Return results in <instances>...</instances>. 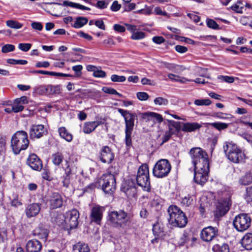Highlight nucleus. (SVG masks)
I'll use <instances>...</instances> for the list:
<instances>
[{
  "label": "nucleus",
  "instance_id": "69168bd1",
  "mask_svg": "<svg viewBox=\"0 0 252 252\" xmlns=\"http://www.w3.org/2000/svg\"><path fill=\"white\" fill-rule=\"evenodd\" d=\"M32 28L35 30L41 31L43 29L42 24L38 22H33L31 24Z\"/></svg>",
  "mask_w": 252,
  "mask_h": 252
},
{
  "label": "nucleus",
  "instance_id": "e433bc0d",
  "mask_svg": "<svg viewBox=\"0 0 252 252\" xmlns=\"http://www.w3.org/2000/svg\"><path fill=\"white\" fill-rule=\"evenodd\" d=\"M63 157L61 153L57 152L52 155V161L53 163L56 165L59 166L63 161Z\"/></svg>",
  "mask_w": 252,
  "mask_h": 252
},
{
  "label": "nucleus",
  "instance_id": "5701e85b",
  "mask_svg": "<svg viewBox=\"0 0 252 252\" xmlns=\"http://www.w3.org/2000/svg\"><path fill=\"white\" fill-rule=\"evenodd\" d=\"M40 209V206L38 203H32L27 207L25 213L28 218H31L36 216Z\"/></svg>",
  "mask_w": 252,
  "mask_h": 252
},
{
  "label": "nucleus",
  "instance_id": "4468645a",
  "mask_svg": "<svg viewBox=\"0 0 252 252\" xmlns=\"http://www.w3.org/2000/svg\"><path fill=\"white\" fill-rule=\"evenodd\" d=\"M118 111L124 117L126 124V128L133 129L134 126V120L137 117L136 113H132L129 111L121 108H118Z\"/></svg>",
  "mask_w": 252,
  "mask_h": 252
},
{
  "label": "nucleus",
  "instance_id": "a19ab883",
  "mask_svg": "<svg viewBox=\"0 0 252 252\" xmlns=\"http://www.w3.org/2000/svg\"><path fill=\"white\" fill-rule=\"evenodd\" d=\"M243 4L242 1H238L236 3L232 5L231 8L233 11L238 13H242L243 9Z\"/></svg>",
  "mask_w": 252,
  "mask_h": 252
},
{
  "label": "nucleus",
  "instance_id": "b1692460",
  "mask_svg": "<svg viewBox=\"0 0 252 252\" xmlns=\"http://www.w3.org/2000/svg\"><path fill=\"white\" fill-rule=\"evenodd\" d=\"M202 125L196 122L183 123L181 130L184 132H190L199 129Z\"/></svg>",
  "mask_w": 252,
  "mask_h": 252
},
{
  "label": "nucleus",
  "instance_id": "6ab92c4d",
  "mask_svg": "<svg viewBox=\"0 0 252 252\" xmlns=\"http://www.w3.org/2000/svg\"><path fill=\"white\" fill-rule=\"evenodd\" d=\"M103 209L101 207L95 206L92 208L91 213V221L99 224L103 216Z\"/></svg>",
  "mask_w": 252,
  "mask_h": 252
},
{
  "label": "nucleus",
  "instance_id": "a878e982",
  "mask_svg": "<svg viewBox=\"0 0 252 252\" xmlns=\"http://www.w3.org/2000/svg\"><path fill=\"white\" fill-rule=\"evenodd\" d=\"M63 167L65 173L68 175H71L74 168L76 166L74 163V161L70 157L68 159H65L64 163L63 165Z\"/></svg>",
  "mask_w": 252,
  "mask_h": 252
},
{
  "label": "nucleus",
  "instance_id": "9b49d317",
  "mask_svg": "<svg viewBox=\"0 0 252 252\" xmlns=\"http://www.w3.org/2000/svg\"><path fill=\"white\" fill-rule=\"evenodd\" d=\"M46 203L50 209H56L62 207L63 198L60 193L53 192L47 196Z\"/></svg>",
  "mask_w": 252,
  "mask_h": 252
},
{
  "label": "nucleus",
  "instance_id": "7ed1b4c3",
  "mask_svg": "<svg viewBox=\"0 0 252 252\" xmlns=\"http://www.w3.org/2000/svg\"><path fill=\"white\" fill-rule=\"evenodd\" d=\"M29 145L27 133L23 130L18 131L12 136L11 146L14 154H18L26 150Z\"/></svg>",
  "mask_w": 252,
  "mask_h": 252
},
{
  "label": "nucleus",
  "instance_id": "2eb2a0df",
  "mask_svg": "<svg viewBox=\"0 0 252 252\" xmlns=\"http://www.w3.org/2000/svg\"><path fill=\"white\" fill-rule=\"evenodd\" d=\"M230 205L229 200L227 199L219 200L214 212L215 217L219 218L224 216L229 210Z\"/></svg>",
  "mask_w": 252,
  "mask_h": 252
},
{
  "label": "nucleus",
  "instance_id": "6e6d98bb",
  "mask_svg": "<svg viewBox=\"0 0 252 252\" xmlns=\"http://www.w3.org/2000/svg\"><path fill=\"white\" fill-rule=\"evenodd\" d=\"M31 47L32 44L31 43H22L18 44V48L23 52H28Z\"/></svg>",
  "mask_w": 252,
  "mask_h": 252
},
{
  "label": "nucleus",
  "instance_id": "0e129e2a",
  "mask_svg": "<svg viewBox=\"0 0 252 252\" xmlns=\"http://www.w3.org/2000/svg\"><path fill=\"white\" fill-rule=\"evenodd\" d=\"M70 175H68L67 174H65L63 176V186L67 188L68 187L69 184H70Z\"/></svg>",
  "mask_w": 252,
  "mask_h": 252
},
{
  "label": "nucleus",
  "instance_id": "e2e57ef3",
  "mask_svg": "<svg viewBox=\"0 0 252 252\" xmlns=\"http://www.w3.org/2000/svg\"><path fill=\"white\" fill-rule=\"evenodd\" d=\"M72 70L74 71L76 75L77 76H80L82 74V70L83 69V66L82 65H77L73 66L72 67Z\"/></svg>",
  "mask_w": 252,
  "mask_h": 252
},
{
  "label": "nucleus",
  "instance_id": "338daca9",
  "mask_svg": "<svg viewBox=\"0 0 252 252\" xmlns=\"http://www.w3.org/2000/svg\"><path fill=\"white\" fill-rule=\"evenodd\" d=\"M219 79H221L222 81L227 82L229 83H232L234 81V78L231 76H220L219 77Z\"/></svg>",
  "mask_w": 252,
  "mask_h": 252
},
{
  "label": "nucleus",
  "instance_id": "bf43d9fd",
  "mask_svg": "<svg viewBox=\"0 0 252 252\" xmlns=\"http://www.w3.org/2000/svg\"><path fill=\"white\" fill-rule=\"evenodd\" d=\"M109 3V1H105V0H98L96 6L99 9H104L107 7Z\"/></svg>",
  "mask_w": 252,
  "mask_h": 252
},
{
  "label": "nucleus",
  "instance_id": "5fc2aeb1",
  "mask_svg": "<svg viewBox=\"0 0 252 252\" xmlns=\"http://www.w3.org/2000/svg\"><path fill=\"white\" fill-rule=\"evenodd\" d=\"M111 80L113 82H123L126 81V78L124 76H119L116 74H113L111 76Z\"/></svg>",
  "mask_w": 252,
  "mask_h": 252
},
{
  "label": "nucleus",
  "instance_id": "ea45409f",
  "mask_svg": "<svg viewBox=\"0 0 252 252\" xmlns=\"http://www.w3.org/2000/svg\"><path fill=\"white\" fill-rule=\"evenodd\" d=\"M193 203V198L191 195L188 194L182 197L181 204L183 206L188 207Z\"/></svg>",
  "mask_w": 252,
  "mask_h": 252
},
{
  "label": "nucleus",
  "instance_id": "7c9ffc66",
  "mask_svg": "<svg viewBox=\"0 0 252 252\" xmlns=\"http://www.w3.org/2000/svg\"><path fill=\"white\" fill-rule=\"evenodd\" d=\"M73 252H90V248L88 245L78 242L73 246Z\"/></svg>",
  "mask_w": 252,
  "mask_h": 252
},
{
  "label": "nucleus",
  "instance_id": "f704fd0d",
  "mask_svg": "<svg viewBox=\"0 0 252 252\" xmlns=\"http://www.w3.org/2000/svg\"><path fill=\"white\" fill-rule=\"evenodd\" d=\"M93 122H85L83 125L82 130L86 134H90L95 129V126Z\"/></svg>",
  "mask_w": 252,
  "mask_h": 252
},
{
  "label": "nucleus",
  "instance_id": "c9c22d12",
  "mask_svg": "<svg viewBox=\"0 0 252 252\" xmlns=\"http://www.w3.org/2000/svg\"><path fill=\"white\" fill-rule=\"evenodd\" d=\"M212 250L214 252H229L228 245L224 243L214 245Z\"/></svg>",
  "mask_w": 252,
  "mask_h": 252
},
{
  "label": "nucleus",
  "instance_id": "aec40b11",
  "mask_svg": "<svg viewBox=\"0 0 252 252\" xmlns=\"http://www.w3.org/2000/svg\"><path fill=\"white\" fill-rule=\"evenodd\" d=\"M141 117L142 119L146 120L147 121H152L155 123L156 122L161 123L163 121L162 116L158 113L153 112H147L141 113Z\"/></svg>",
  "mask_w": 252,
  "mask_h": 252
},
{
  "label": "nucleus",
  "instance_id": "1a4fd4ad",
  "mask_svg": "<svg viewBox=\"0 0 252 252\" xmlns=\"http://www.w3.org/2000/svg\"><path fill=\"white\" fill-rule=\"evenodd\" d=\"M251 222V218L248 214L241 213L235 217L233 224L238 231L243 232L250 227Z\"/></svg>",
  "mask_w": 252,
  "mask_h": 252
},
{
  "label": "nucleus",
  "instance_id": "9d476101",
  "mask_svg": "<svg viewBox=\"0 0 252 252\" xmlns=\"http://www.w3.org/2000/svg\"><path fill=\"white\" fill-rule=\"evenodd\" d=\"M194 180L195 182L200 185L206 182L209 172V165H198V167L194 168Z\"/></svg>",
  "mask_w": 252,
  "mask_h": 252
},
{
  "label": "nucleus",
  "instance_id": "c756f323",
  "mask_svg": "<svg viewBox=\"0 0 252 252\" xmlns=\"http://www.w3.org/2000/svg\"><path fill=\"white\" fill-rule=\"evenodd\" d=\"M238 182L239 184L243 186H247L252 184V171L247 172L241 177Z\"/></svg>",
  "mask_w": 252,
  "mask_h": 252
},
{
  "label": "nucleus",
  "instance_id": "58836bf2",
  "mask_svg": "<svg viewBox=\"0 0 252 252\" xmlns=\"http://www.w3.org/2000/svg\"><path fill=\"white\" fill-rule=\"evenodd\" d=\"M133 129L125 128V142L127 147H130L132 144L131 136Z\"/></svg>",
  "mask_w": 252,
  "mask_h": 252
},
{
  "label": "nucleus",
  "instance_id": "0eeeda50",
  "mask_svg": "<svg viewBox=\"0 0 252 252\" xmlns=\"http://www.w3.org/2000/svg\"><path fill=\"white\" fill-rule=\"evenodd\" d=\"M109 217L111 224L115 227L124 228L128 220L127 213L122 210L111 212Z\"/></svg>",
  "mask_w": 252,
  "mask_h": 252
},
{
  "label": "nucleus",
  "instance_id": "20e7f679",
  "mask_svg": "<svg viewBox=\"0 0 252 252\" xmlns=\"http://www.w3.org/2000/svg\"><path fill=\"white\" fill-rule=\"evenodd\" d=\"M94 186L98 188H101L106 193L112 194L116 188L115 175L110 173L103 174L95 183Z\"/></svg>",
  "mask_w": 252,
  "mask_h": 252
},
{
  "label": "nucleus",
  "instance_id": "37998d69",
  "mask_svg": "<svg viewBox=\"0 0 252 252\" xmlns=\"http://www.w3.org/2000/svg\"><path fill=\"white\" fill-rule=\"evenodd\" d=\"M36 94L40 95H47V85H40L34 89Z\"/></svg>",
  "mask_w": 252,
  "mask_h": 252
},
{
  "label": "nucleus",
  "instance_id": "3c124183",
  "mask_svg": "<svg viewBox=\"0 0 252 252\" xmlns=\"http://www.w3.org/2000/svg\"><path fill=\"white\" fill-rule=\"evenodd\" d=\"M212 116L219 119L223 120H227L231 118V115L228 114L223 113L222 112L215 113Z\"/></svg>",
  "mask_w": 252,
  "mask_h": 252
},
{
  "label": "nucleus",
  "instance_id": "6e6552de",
  "mask_svg": "<svg viewBox=\"0 0 252 252\" xmlns=\"http://www.w3.org/2000/svg\"><path fill=\"white\" fill-rule=\"evenodd\" d=\"M171 169V165L166 159L158 160L153 169V175L158 178H162L168 176Z\"/></svg>",
  "mask_w": 252,
  "mask_h": 252
},
{
  "label": "nucleus",
  "instance_id": "4c0bfd02",
  "mask_svg": "<svg viewBox=\"0 0 252 252\" xmlns=\"http://www.w3.org/2000/svg\"><path fill=\"white\" fill-rule=\"evenodd\" d=\"M209 125L219 131L226 129L229 125L228 124L221 122L211 123H209Z\"/></svg>",
  "mask_w": 252,
  "mask_h": 252
},
{
  "label": "nucleus",
  "instance_id": "c85d7f7f",
  "mask_svg": "<svg viewBox=\"0 0 252 252\" xmlns=\"http://www.w3.org/2000/svg\"><path fill=\"white\" fill-rule=\"evenodd\" d=\"M168 130L167 132L174 134L176 132H178L180 130V122H175L173 120H168Z\"/></svg>",
  "mask_w": 252,
  "mask_h": 252
},
{
  "label": "nucleus",
  "instance_id": "79ce46f5",
  "mask_svg": "<svg viewBox=\"0 0 252 252\" xmlns=\"http://www.w3.org/2000/svg\"><path fill=\"white\" fill-rule=\"evenodd\" d=\"M7 26L10 28L19 29L22 27L23 24L14 20H8L6 22Z\"/></svg>",
  "mask_w": 252,
  "mask_h": 252
},
{
  "label": "nucleus",
  "instance_id": "ddd939ff",
  "mask_svg": "<svg viewBox=\"0 0 252 252\" xmlns=\"http://www.w3.org/2000/svg\"><path fill=\"white\" fill-rule=\"evenodd\" d=\"M29 133L30 139L34 140L46 135L47 130L43 125H32L30 127Z\"/></svg>",
  "mask_w": 252,
  "mask_h": 252
},
{
  "label": "nucleus",
  "instance_id": "f3484780",
  "mask_svg": "<svg viewBox=\"0 0 252 252\" xmlns=\"http://www.w3.org/2000/svg\"><path fill=\"white\" fill-rule=\"evenodd\" d=\"M26 163L33 170L40 171L42 168V162L35 154H31L29 156Z\"/></svg>",
  "mask_w": 252,
  "mask_h": 252
},
{
  "label": "nucleus",
  "instance_id": "412c9836",
  "mask_svg": "<svg viewBox=\"0 0 252 252\" xmlns=\"http://www.w3.org/2000/svg\"><path fill=\"white\" fill-rule=\"evenodd\" d=\"M124 191L128 197H135L137 194V189L132 181H127L123 187Z\"/></svg>",
  "mask_w": 252,
  "mask_h": 252
},
{
  "label": "nucleus",
  "instance_id": "603ef678",
  "mask_svg": "<svg viewBox=\"0 0 252 252\" xmlns=\"http://www.w3.org/2000/svg\"><path fill=\"white\" fill-rule=\"evenodd\" d=\"M15 49V46L12 44H7L2 46L1 52L3 53H6L13 51Z\"/></svg>",
  "mask_w": 252,
  "mask_h": 252
},
{
  "label": "nucleus",
  "instance_id": "39448f33",
  "mask_svg": "<svg viewBox=\"0 0 252 252\" xmlns=\"http://www.w3.org/2000/svg\"><path fill=\"white\" fill-rule=\"evenodd\" d=\"M136 180L137 185L143 190L148 192L151 190L149 168L147 164H143L139 167Z\"/></svg>",
  "mask_w": 252,
  "mask_h": 252
},
{
  "label": "nucleus",
  "instance_id": "2f4dec72",
  "mask_svg": "<svg viewBox=\"0 0 252 252\" xmlns=\"http://www.w3.org/2000/svg\"><path fill=\"white\" fill-rule=\"evenodd\" d=\"M58 131L60 136L67 142H70L72 140V135L64 127H61L59 128Z\"/></svg>",
  "mask_w": 252,
  "mask_h": 252
},
{
  "label": "nucleus",
  "instance_id": "49530a36",
  "mask_svg": "<svg viewBox=\"0 0 252 252\" xmlns=\"http://www.w3.org/2000/svg\"><path fill=\"white\" fill-rule=\"evenodd\" d=\"M154 103L157 105H166L168 103V100L162 97H158L154 99Z\"/></svg>",
  "mask_w": 252,
  "mask_h": 252
},
{
  "label": "nucleus",
  "instance_id": "13d9d810",
  "mask_svg": "<svg viewBox=\"0 0 252 252\" xmlns=\"http://www.w3.org/2000/svg\"><path fill=\"white\" fill-rule=\"evenodd\" d=\"M13 108V112L14 113H18L23 111L24 109V106L23 105L20 104L19 103H17V102H14V104L12 105Z\"/></svg>",
  "mask_w": 252,
  "mask_h": 252
},
{
  "label": "nucleus",
  "instance_id": "393cba45",
  "mask_svg": "<svg viewBox=\"0 0 252 252\" xmlns=\"http://www.w3.org/2000/svg\"><path fill=\"white\" fill-rule=\"evenodd\" d=\"M242 246L247 250H252V233H247L241 240Z\"/></svg>",
  "mask_w": 252,
  "mask_h": 252
},
{
  "label": "nucleus",
  "instance_id": "423d86ee",
  "mask_svg": "<svg viewBox=\"0 0 252 252\" xmlns=\"http://www.w3.org/2000/svg\"><path fill=\"white\" fill-rule=\"evenodd\" d=\"M189 154L192 159L194 168L198 167V165H209L208 156L207 153L200 148H193L190 149Z\"/></svg>",
  "mask_w": 252,
  "mask_h": 252
},
{
  "label": "nucleus",
  "instance_id": "f257e3e1",
  "mask_svg": "<svg viewBox=\"0 0 252 252\" xmlns=\"http://www.w3.org/2000/svg\"><path fill=\"white\" fill-rule=\"evenodd\" d=\"M168 222L174 227H184L188 222L185 214L176 205H170L167 210Z\"/></svg>",
  "mask_w": 252,
  "mask_h": 252
},
{
  "label": "nucleus",
  "instance_id": "f03ea898",
  "mask_svg": "<svg viewBox=\"0 0 252 252\" xmlns=\"http://www.w3.org/2000/svg\"><path fill=\"white\" fill-rule=\"evenodd\" d=\"M223 148L225 156L230 161L235 163L243 161L245 155L236 144L232 141H226Z\"/></svg>",
  "mask_w": 252,
  "mask_h": 252
},
{
  "label": "nucleus",
  "instance_id": "680f3d73",
  "mask_svg": "<svg viewBox=\"0 0 252 252\" xmlns=\"http://www.w3.org/2000/svg\"><path fill=\"white\" fill-rule=\"evenodd\" d=\"M136 95L138 99L142 101L146 100L149 98V95L146 92H138Z\"/></svg>",
  "mask_w": 252,
  "mask_h": 252
},
{
  "label": "nucleus",
  "instance_id": "dca6fc26",
  "mask_svg": "<svg viewBox=\"0 0 252 252\" xmlns=\"http://www.w3.org/2000/svg\"><path fill=\"white\" fill-rule=\"evenodd\" d=\"M79 218V212L76 209H72L66 213L65 222L69 226L70 229L75 228L78 225Z\"/></svg>",
  "mask_w": 252,
  "mask_h": 252
},
{
  "label": "nucleus",
  "instance_id": "a18cd8bd",
  "mask_svg": "<svg viewBox=\"0 0 252 252\" xmlns=\"http://www.w3.org/2000/svg\"><path fill=\"white\" fill-rule=\"evenodd\" d=\"M167 76L169 79L175 81L185 83V81L187 80L184 77H181L179 76L172 73L168 74Z\"/></svg>",
  "mask_w": 252,
  "mask_h": 252
},
{
  "label": "nucleus",
  "instance_id": "8fccbe9b",
  "mask_svg": "<svg viewBox=\"0 0 252 252\" xmlns=\"http://www.w3.org/2000/svg\"><path fill=\"white\" fill-rule=\"evenodd\" d=\"M153 231L155 236L158 238L162 237L163 235V231L158 225H154Z\"/></svg>",
  "mask_w": 252,
  "mask_h": 252
},
{
  "label": "nucleus",
  "instance_id": "a211bd4d",
  "mask_svg": "<svg viewBox=\"0 0 252 252\" xmlns=\"http://www.w3.org/2000/svg\"><path fill=\"white\" fill-rule=\"evenodd\" d=\"M114 158V154L107 146H103L99 154L100 161L105 163H110Z\"/></svg>",
  "mask_w": 252,
  "mask_h": 252
},
{
  "label": "nucleus",
  "instance_id": "f8f14e48",
  "mask_svg": "<svg viewBox=\"0 0 252 252\" xmlns=\"http://www.w3.org/2000/svg\"><path fill=\"white\" fill-rule=\"evenodd\" d=\"M218 232L217 227L209 226L201 230L200 238L203 242H210L218 236Z\"/></svg>",
  "mask_w": 252,
  "mask_h": 252
},
{
  "label": "nucleus",
  "instance_id": "052dcab7",
  "mask_svg": "<svg viewBox=\"0 0 252 252\" xmlns=\"http://www.w3.org/2000/svg\"><path fill=\"white\" fill-rule=\"evenodd\" d=\"M93 76L97 78H104L106 76V73L105 71L97 68L94 73Z\"/></svg>",
  "mask_w": 252,
  "mask_h": 252
},
{
  "label": "nucleus",
  "instance_id": "4d7b16f0",
  "mask_svg": "<svg viewBox=\"0 0 252 252\" xmlns=\"http://www.w3.org/2000/svg\"><path fill=\"white\" fill-rule=\"evenodd\" d=\"M207 25L209 28L214 30H217L220 29L219 25L214 20L212 19H207Z\"/></svg>",
  "mask_w": 252,
  "mask_h": 252
},
{
  "label": "nucleus",
  "instance_id": "864d4df0",
  "mask_svg": "<svg viewBox=\"0 0 252 252\" xmlns=\"http://www.w3.org/2000/svg\"><path fill=\"white\" fill-rule=\"evenodd\" d=\"M245 198L248 203L252 202V186L247 188Z\"/></svg>",
  "mask_w": 252,
  "mask_h": 252
},
{
  "label": "nucleus",
  "instance_id": "72a5a7b5",
  "mask_svg": "<svg viewBox=\"0 0 252 252\" xmlns=\"http://www.w3.org/2000/svg\"><path fill=\"white\" fill-rule=\"evenodd\" d=\"M88 22V19L84 17H78L76 18L73 25L72 26L76 29H79L85 25Z\"/></svg>",
  "mask_w": 252,
  "mask_h": 252
},
{
  "label": "nucleus",
  "instance_id": "cd10ccee",
  "mask_svg": "<svg viewBox=\"0 0 252 252\" xmlns=\"http://www.w3.org/2000/svg\"><path fill=\"white\" fill-rule=\"evenodd\" d=\"M34 236L37 237L38 239H43L46 241L48 237V232L47 229L43 228L41 227L36 228L32 232Z\"/></svg>",
  "mask_w": 252,
  "mask_h": 252
},
{
  "label": "nucleus",
  "instance_id": "09e8293b",
  "mask_svg": "<svg viewBox=\"0 0 252 252\" xmlns=\"http://www.w3.org/2000/svg\"><path fill=\"white\" fill-rule=\"evenodd\" d=\"M194 103L197 106H208L211 104V101L209 99H196Z\"/></svg>",
  "mask_w": 252,
  "mask_h": 252
},
{
  "label": "nucleus",
  "instance_id": "473e14b6",
  "mask_svg": "<svg viewBox=\"0 0 252 252\" xmlns=\"http://www.w3.org/2000/svg\"><path fill=\"white\" fill-rule=\"evenodd\" d=\"M61 92V87L60 85H47V95L59 94Z\"/></svg>",
  "mask_w": 252,
  "mask_h": 252
},
{
  "label": "nucleus",
  "instance_id": "4be33fe9",
  "mask_svg": "<svg viewBox=\"0 0 252 252\" xmlns=\"http://www.w3.org/2000/svg\"><path fill=\"white\" fill-rule=\"evenodd\" d=\"M42 247L41 242L35 239L29 240L26 245L28 252H40Z\"/></svg>",
  "mask_w": 252,
  "mask_h": 252
},
{
  "label": "nucleus",
  "instance_id": "de8ad7c7",
  "mask_svg": "<svg viewBox=\"0 0 252 252\" xmlns=\"http://www.w3.org/2000/svg\"><path fill=\"white\" fill-rule=\"evenodd\" d=\"M145 37V33L143 32H135L132 34L131 38L133 40H140Z\"/></svg>",
  "mask_w": 252,
  "mask_h": 252
},
{
  "label": "nucleus",
  "instance_id": "bb28decb",
  "mask_svg": "<svg viewBox=\"0 0 252 252\" xmlns=\"http://www.w3.org/2000/svg\"><path fill=\"white\" fill-rule=\"evenodd\" d=\"M162 199L158 196H155L150 202V206L154 211L159 212L162 208Z\"/></svg>",
  "mask_w": 252,
  "mask_h": 252
},
{
  "label": "nucleus",
  "instance_id": "774afa93",
  "mask_svg": "<svg viewBox=\"0 0 252 252\" xmlns=\"http://www.w3.org/2000/svg\"><path fill=\"white\" fill-rule=\"evenodd\" d=\"M241 136L245 139L252 147V135L247 133H244L241 135Z\"/></svg>",
  "mask_w": 252,
  "mask_h": 252
},
{
  "label": "nucleus",
  "instance_id": "c03bdc74",
  "mask_svg": "<svg viewBox=\"0 0 252 252\" xmlns=\"http://www.w3.org/2000/svg\"><path fill=\"white\" fill-rule=\"evenodd\" d=\"M7 63L11 64L25 65L27 64L28 62L25 60H15L13 59H8L7 60Z\"/></svg>",
  "mask_w": 252,
  "mask_h": 252
}]
</instances>
